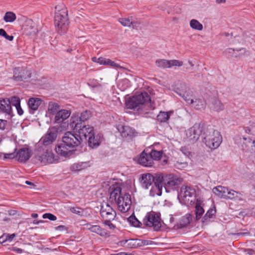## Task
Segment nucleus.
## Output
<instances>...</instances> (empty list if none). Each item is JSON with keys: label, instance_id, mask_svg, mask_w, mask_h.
<instances>
[{"label": "nucleus", "instance_id": "13d9d810", "mask_svg": "<svg viewBox=\"0 0 255 255\" xmlns=\"http://www.w3.org/2000/svg\"><path fill=\"white\" fill-rule=\"evenodd\" d=\"M70 211L72 213H75V214H78V215H80L81 212H82L81 211V209L79 208H74V207H73V208H71L70 209Z\"/></svg>", "mask_w": 255, "mask_h": 255}, {"label": "nucleus", "instance_id": "412c9836", "mask_svg": "<svg viewBox=\"0 0 255 255\" xmlns=\"http://www.w3.org/2000/svg\"><path fill=\"white\" fill-rule=\"evenodd\" d=\"M117 128L123 137H131L134 135V129L129 126L119 125Z\"/></svg>", "mask_w": 255, "mask_h": 255}, {"label": "nucleus", "instance_id": "a878e982", "mask_svg": "<svg viewBox=\"0 0 255 255\" xmlns=\"http://www.w3.org/2000/svg\"><path fill=\"white\" fill-rule=\"evenodd\" d=\"M192 219V215L190 214H187L180 218L175 227H176L177 229H182L186 227L190 223Z\"/></svg>", "mask_w": 255, "mask_h": 255}, {"label": "nucleus", "instance_id": "8fccbe9b", "mask_svg": "<svg viewBox=\"0 0 255 255\" xmlns=\"http://www.w3.org/2000/svg\"><path fill=\"white\" fill-rule=\"evenodd\" d=\"M93 61H97L98 63H99L100 64L102 65H107V62L108 59L103 58V57H100L97 59L96 57H94L92 58Z\"/></svg>", "mask_w": 255, "mask_h": 255}, {"label": "nucleus", "instance_id": "0eeeda50", "mask_svg": "<svg viewBox=\"0 0 255 255\" xmlns=\"http://www.w3.org/2000/svg\"><path fill=\"white\" fill-rule=\"evenodd\" d=\"M234 139L235 143L239 145V147L245 152L250 153H255V139L240 135H236Z\"/></svg>", "mask_w": 255, "mask_h": 255}, {"label": "nucleus", "instance_id": "f704fd0d", "mask_svg": "<svg viewBox=\"0 0 255 255\" xmlns=\"http://www.w3.org/2000/svg\"><path fill=\"white\" fill-rule=\"evenodd\" d=\"M190 26L192 28L196 30H202L203 29V25L196 19L191 20Z\"/></svg>", "mask_w": 255, "mask_h": 255}, {"label": "nucleus", "instance_id": "72a5a7b5", "mask_svg": "<svg viewBox=\"0 0 255 255\" xmlns=\"http://www.w3.org/2000/svg\"><path fill=\"white\" fill-rule=\"evenodd\" d=\"M16 16L14 13L11 11H8L5 13L3 20L6 22H12L16 19Z\"/></svg>", "mask_w": 255, "mask_h": 255}, {"label": "nucleus", "instance_id": "052dcab7", "mask_svg": "<svg viewBox=\"0 0 255 255\" xmlns=\"http://www.w3.org/2000/svg\"><path fill=\"white\" fill-rule=\"evenodd\" d=\"M7 123L6 120L0 119V129H4L5 128V124Z\"/></svg>", "mask_w": 255, "mask_h": 255}, {"label": "nucleus", "instance_id": "6e6552de", "mask_svg": "<svg viewBox=\"0 0 255 255\" xmlns=\"http://www.w3.org/2000/svg\"><path fill=\"white\" fill-rule=\"evenodd\" d=\"M143 224L147 227H152L154 231H158L161 226L160 214L153 211L148 212L143 219Z\"/></svg>", "mask_w": 255, "mask_h": 255}, {"label": "nucleus", "instance_id": "ea45409f", "mask_svg": "<svg viewBox=\"0 0 255 255\" xmlns=\"http://www.w3.org/2000/svg\"><path fill=\"white\" fill-rule=\"evenodd\" d=\"M156 66L161 68H167L169 67L168 60L165 59H158L155 61Z\"/></svg>", "mask_w": 255, "mask_h": 255}, {"label": "nucleus", "instance_id": "774afa93", "mask_svg": "<svg viewBox=\"0 0 255 255\" xmlns=\"http://www.w3.org/2000/svg\"><path fill=\"white\" fill-rule=\"evenodd\" d=\"M65 228V227L64 226H63V225H60V226H58L57 227H56L55 228V229L56 230H62V229H64Z\"/></svg>", "mask_w": 255, "mask_h": 255}, {"label": "nucleus", "instance_id": "dca6fc26", "mask_svg": "<svg viewBox=\"0 0 255 255\" xmlns=\"http://www.w3.org/2000/svg\"><path fill=\"white\" fill-rule=\"evenodd\" d=\"M22 30L27 35H35L37 32V28L35 23L31 19H26L23 25Z\"/></svg>", "mask_w": 255, "mask_h": 255}, {"label": "nucleus", "instance_id": "3c124183", "mask_svg": "<svg viewBox=\"0 0 255 255\" xmlns=\"http://www.w3.org/2000/svg\"><path fill=\"white\" fill-rule=\"evenodd\" d=\"M16 148L14 149V151L9 153H3L4 159H13L16 156L15 151Z\"/></svg>", "mask_w": 255, "mask_h": 255}, {"label": "nucleus", "instance_id": "ddd939ff", "mask_svg": "<svg viewBox=\"0 0 255 255\" xmlns=\"http://www.w3.org/2000/svg\"><path fill=\"white\" fill-rule=\"evenodd\" d=\"M163 185L162 175L156 174L154 183L151 186V188L149 192L150 196L154 197L155 195H161Z\"/></svg>", "mask_w": 255, "mask_h": 255}, {"label": "nucleus", "instance_id": "b1692460", "mask_svg": "<svg viewBox=\"0 0 255 255\" xmlns=\"http://www.w3.org/2000/svg\"><path fill=\"white\" fill-rule=\"evenodd\" d=\"M41 102L42 100L40 98H31L29 99L27 105L29 109V112L31 114H33L34 112L38 109Z\"/></svg>", "mask_w": 255, "mask_h": 255}, {"label": "nucleus", "instance_id": "2f4dec72", "mask_svg": "<svg viewBox=\"0 0 255 255\" xmlns=\"http://www.w3.org/2000/svg\"><path fill=\"white\" fill-rule=\"evenodd\" d=\"M60 106L57 103L50 102L48 104V110L49 112L52 114H56L60 110Z\"/></svg>", "mask_w": 255, "mask_h": 255}, {"label": "nucleus", "instance_id": "5701e85b", "mask_svg": "<svg viewBox=\"0 0 255 255\" xmlns=\"http://www.w3.org/2000/svg\"><path fill=\"white\" fill-rule=\"evenodd\" d=\"M71 114V112L67 110H59L55 115V122L58 124L62 123L64 120L68 119Z\"/></svg>", "mask_w": 255, "mask_h": 255}, {"label": "nucleus", "instance_id": "f03ea898", "mask_svg": "<svg viewBox=\"0 0 255 255\" xmlns=\"http://www.w3.org/2000/svg\"><path fill=\"white\" fill-rule=\"evenodd\" d=\"M174 91L195 109L199 110L205 108V101L202 98L194 99L193 91L185 83H182L175 88Z\"/></svg>", "mask_w": 255, "mask_h": 255}, {"label": "nucleus", "instance_id": "c9c22d12", "mask_svg": "<svg viewBox=\"0 0 255 255\" xmlns=\"http://www.w3.org/2000/svg\"><path fill=\"white\" fill-rule=\"evenodd\" d=\"M169 113L160 112L157 117V119L160 122H166L169 119Z\"/></svg>", "mask_w": 255, "mask_h": 255}, {"label": "nucleus", "instance_id": "cd10ccee", "mask_svg": "<svg viewBox=\"0 0 255 255\" xmlns=\"http://www.w3.org/2000/svg\"><path fill=\"white\" fill-rule=\"evenodd\" d=\"M38 159L44 163H52L54 160V154L50 151H46L38 156Z\"/></svg>", "mask_w": 255, "mask_h": 255}, {"label": "nucleus", "instance_id": "58836bf2", "mask_svg": "<svg viewBox=\"0 0 255 255\" xmlns=\"http://www.w3.org/2000/svg\"><path fill=\"white\" fill-rule=\"evenodd\" d=\"M149 154L154 162V160H158L161 158L162 157V152L161 151L152 150L149 153Z\"/></svg>", "mask_w": 255, "mask_h": 255}, {"label": "nucleus", "instance_id": "6e6d98bb", "mask_svg": "<svg viewBox=\"0 0 255 255\" xmlns=\"http://www.w3.org/2000/svg\"><path fill=\"white\" fill-rule=\"evenodd\" d=\"M131 27L134 29H137L139 26L140 22L137 20H131Z\"/></svg>", "mask_w": 255, "mask_h": 255}, {"label": "nucleus", "instance_id": "4d7b16f0", "mask_svg": "<svg viewBox=\"0 0 255 255\" xmlns=\"http://www.w3.org/2000/svg\"><path fill=\"white\" fill-rule=\"evenodd\" d=\"M5 240H7V241L11 242L13 239L15 237V234H12L9 235L8 234H5Z\"/></svg>", "mask_w": 255, "mask_h": 255}, {"label": "nucleus", "instance_id": "c03bdc74", "mask_svg": "<svg viewBox=\"0 0 255 255\" xmlns=\"http://www.w3.org/2000/svg\"><path fill=\"white\" fill-rule=\"evenodd\" d=\"M249 127H244L246 133L249 134L254 135V128H255V123L254 122L250 123Z\"/></svg>", "mask_w": 255, "mask_h": 255}, {"label": "nucleus", "instance_id": "a18cd8bd", "mask_svg": "<svg viewBox=\"0 0 255 255\" xmlns=\"http://www.w3.org/2000/svg\"><path fill=\"white\" fill-rule=\"evenodd\" d=\"M119 21L124 26L131 27V18H123L120 19Z\"/></svg>", "mask_w": 255, "mask_h": 255}, {"label": "nucleus", "instance_id": "423d86ee", "mask_svg": "<svg viewBox=\"0 0 255 255\" xmlns=\"http://www.w3.org/2000/svg\"><path fill=\"white\" fill-rule=\"evenodd\" d=\"M70 126L81 138L85 140L94 133V128L90 125H85L82 123L78 122V116L73 115L70 119Z\"/></svg>", "mask_w": 255, "mask_h": 255}, {"label": "nucleus", "instance_id": "a211bd4d", "mask_svg": "<svg viewBox=\"0 0 255 255\" xmlns=\"http://www.w3.org/2000/svg\"><path fill=\"white\" fill-rule=\"evenodd\" d=\"M138 163L144 166L150 167L152 166L154 162L149 153L147 154L143 151L138 159Z\"/></svg>", "mask_w": 255, "mask_h": 255}, {"label": "nucleus", "instance_id": "6ab92c4d", "mask_svg": "<svg viewBox=\"0 0 255 255\" xmlns=\"http://www.w3.org/2000/svg\"><path fill=\"white\" fill-rule=\"evenodd\" d=\"M18 157V161L20 162H25L27 161L31 157V154L30 151L27 148H20L16 153Z\"/></svg>", "mask_w": 255, "mask_h": 255}, {"label": "nucleus", "instance_id": "aec40b11", "mask_svg": "<svg viewBox=\"0 0 255 255\" xmlns=\"http://www.w3.org/2000/svg\"><path fill=\"white\" fill-rule=\"evenodd\" d=\"M88 230L91 232L96 233L101 237H109V235L108 232L104 229L101 228L99 225H91L90 224L86 225Z\"/></svg>", "mask_w": 255, "mask_h": 255}, {"label": "nucleus", "instance_id": "79ce46f5", "mask_svg": "<svg viewBox=\"0 0 255 255\" xmlns=\"http://www.w3.org/2000/svg\"><path fill=\"white\" fill-rule=\"evenodd\" d=\"M214 194L221 198L223 197V187L222 186H218L213 189Z\"/></svg>", "mask_w": 255, "mask_h": 255}, {"label": "nucleus", "instance_id": "1a4fd4ad", "mask_svg": "<svg viewBox=\"0 0 255 255\" xmlns=\"http://www.w3.org/2000/svg\"><path fill=\"white\" fill-rule=\"evenodd\" d=\"M205 128L206 127H204L203 125L196 124L188 129L186 133L187 136L190 140L196 142L200 137L202 138V134H203Z\"/></svg>", "mask_w": 255, "mask_h": 255}, {"label": "nucleus", "instance_id": "20e7f679", "mask_svg": "<svg viewBox=\"0 0 255 255\" xmlns=\"http://www.w3.org/2000/svg\"><path fill=\"white\" fill-rule=\"evenodd\" d=\"M128 108L139 111L144 112L143 109H154L148 94L145 92L133 96L127 103Z\"/></svg>", "mask_w": 255, "mask_h": 255}, {"label": "nucleus", "instance_id": "393cba45", "mask_svg": "<svg viewBox=\"0 0 255 255\" xmlns=\"http://www.w3.org/2000/svg\"><path fill=\"white\" fill-rule=\"evenodd\" d=\"M101 135L99 134L95 135L94 133L93 135L89 136L88 139L89 147L92 148H97L101 142Z\"/></svg>", "mask_w": 255, "mask_h": 255}, {"label": "nucleus", "instance_id": "c85d7f7f", "mask_svg": "<svg viewBox=\"0 0 255 255\" xmlns=\"http://www.w3.org/2000/svg\"><path fill=\"white\" fill-rule=\"evenodd\" d=\"M124 194V193L122 192V189L119 187H116L111 192L110 199L112 201H115L117 202L118 198H120Z\"/></svg>", "mask_w": 255, "mask_h": 255}, {"label": "nucleus", "instance_id": "9b49d317", "mask_svg": "<svg viewBox=\"0 0 255 255\" xmlns=\"http://www.w3.org/2000/svg\"><path fill=\"white\" fill-rule=\"evenodd\" d=\"M119 210L123 212H128L130 208L131 200L130 195L128 193H124V195L118 198L116 202Z\"/></svg>", "mask_w": 255, "mask_h": 255}, {"label": "nucleus", "instance_id": "f8f14e48", "mask_svg": "<svg viewBox=\"0 0 255 255\" xmlns=\"http://www.w3.org/2000/svg\"><path fill=\"white\" fill-rule=\"evenodd\" d=\"M31 72L28 70L16 67L13 71V79L16 82H25L31 77Z\"/></svg>", "mask_w": 255, "mask_h": 255}, {"label": "nucleus", "instance_id": "7c9ffc66", "mask_svg": "<svg viewBox=\"0 0 255 255\" xmlns=\"http://www.w3.org/2000/svg\"><path fill=\"white\" fill-rule=\"evenodd\" d=\"M238 194L235 191L224 187V199H233Z\"/></svg>", "mask_w": 255, "mask_h": 255}, {"label": "nucleus", "instance_id": "a19ab883", "mask_svg": "<svg viewBox=\"0 0 255 255\" xmlns=\"http://www.w3.org/2000/svg\"><path fill=\"white\" fill-rule=\"evenodd\" d=\"M121 245L125 246H127L130 248H134L136 247L135 240L130 239L128 240L121 242Z\"/></svg>", "mask_w": 255, "mask_h": 255}, {"label": "nucleus", "instance_id": "603ef678", "mask_svg": "<svg viewBox=\"0 0 255 255\" xmlns=\"http://www.w3.org/2000/svg\"><path fill=\"white\" fill-rule=\"evenodd\" d=\"M43 219H48L51 221H55L57 219V217L52 214L51 213H45L42 216Z\"/></svg>", "mask_w": 255, "mask_h": 255}, {"label": "nucleus", "instance_id": "f257e3e1", "mask_svg": "<svg viewBox=\"0 0 255 255\" xmlns=\"http://www.w3.org/2000/svg\"><path fill=\"white\" fill-rule=\"evenodd\" d=\"M82 142L81 138L78 134L68 131L62 137V142L55 147L56 152L64 157L70 155L72 153V148L79 146Z\"/></svg>", "mask_w": 255, "mask_h": 255}, {"label": "nucleus", "instance_id": "de8ad7c7", "mask_svg": "<svg viewBox=\"0 0 255 255\" xmlns=\"http://www.w3.org/2000/svg\"><path fill=\"white\" fill-rule=\"evenodd\" d=\"M10 106L12 105L15 107L19 106L20 104V99L17 96H13L11 98L10 100Z\"/></svg>", "mask_w": 255, "mask_h": 255}, {"label": "nucleus", "instance_id": "e433bc0d", "mask_svg": "<svg viewBox=\"0 0 255 255\" xmlns=\"http://www.w3.org/2000/svg\"><path fill=\"white\" fill-rule=\"evenodd\" d=\"M204 213V210L202 207H201L199 204L196 203L195 206V214L196 220H199L203 213Z\"/></svg>", "mask_w": 255, "mask_h": 255}, {"label": "nucleus", "instance_id": "0e129e2a", "mask_svg": "<svg viewBox=\"0 0 255 255\" xmlns=\"http://www.w3.org/2000/svg\"><path fill=\"white\" fill-rule=\"evenodd\" d=\"M246 252L249 255H253L255 254V251L252 249H247Z\"/></svg>", "mask_w": 255, "mask_h": 255}, {"label": "nucleus", "instance_id": "4be33fe9", "mask_svg": "<svg viewBox=\"0 0 255 255\" xmlns=\"http://www.w3.org/2000/svg\"><path fill=\"white\" fill-rule=\"evenodd\" d=\"M195 190L190 186H182L180 189L179 196L185 199L188 197H192L195 196Z\"/></svg>", "mask_w": 255, "mask_h": 255}, {"label": "nucleus", "instance_id": "680f3d73", "mask_svg": "<svg viewBox=\"0 0 255 255\" xmlns=\"http://www.w3.org/2000/svg\"><path fill=\"white\" fill-rule=\"evenodd\" d=\"M221 104L220 102L216 101L215 105H217V107H215L214 108L215 110L217 111H219V110H222V106L220 105Z\"/></svg>", "mask_w": 255, "mask_h": 255}, {"label": "nucleus", "instance_id": "7ed1b4c3", "mask_svg": "<svg viewBox=\"0 0 255 255\" xmlns=\"http://www.w3.org/2000/svg\"><path fill=\"white\" fill-rule=\"evenodd\" d=\"M54 24L57 32L62 35L66 33L69 27L68 10L63 3L55 7Z\"/></svg>", "mask_w": 255, "mask_h": 255}, {"label": "nucleus", "instance_id": "f3484780", "mask_svg": "<svg viewBox=\"0 0 255 255\" xmlns=\"http://www.w3.org/2000/svg\"><path fill=\"white\" fill-rule=\"evenodd\" d=\"M155 180V177H154L150 173L143 174L140 178V182L142 187L145 189H148Z\"/></svg>", "mask_w": 255, "mask_h": 255}, {"label": "nucleus", "instance_id": "09e8293b", "mask_svg": "<svg viewBox=\"0 0 255 255\" xmlns=\"http://www.w3.org/2000/svg\"><path fill=\"white\" fill-rule=\"evenodd\" d=\"M0 35L3 36L9 41H12L14 38L12 35H8L5 31L2 28L0 29Z\"/></svg>", "mask_w": 255, "mask_h": 255}, {"label": "nucleus", "instance_id": "39448f33", "mask_svg": "<svg viewBox=\"0 0 255 255\" xmlns=\"http://www.w3.org/2000/svg\"><path fill=\"white\" fill-rule=\"evenodd\" d=\"M202 141L211 149L217 148L222 141L220 133L210 127H206L202 134Z\"/></svg>", "mask_w": 255, "mask_h": 255}, {"label": "nucleus", "instance_id": "c756f323", "mask_svg": "<svg viewBox=\"0 0 255 255\" xmlns=\"http://www.w3.org/2000/svg\"><path fill=\"white\" fill-rule=\"evenodd\" d=\"M216 210L213 209H209L205 214L204 216L202 219V222L204 224H207L211 218L215 215Z\"/></svg>", "mask_w": 255, "mask_h": 255}, {"label": "nucleus", "instance_id": "864d4df0", "mask_svg": "<svg viewBox=\"0 0 255 255\" xmlns=\"http://www.w3.org/2000/svg\"><path fill=\"white\" fill-rule=\"evenodd\" d=\"M107 65H110V66L114 68H122V67L119 64L115 63L114 61H113L109 59H108V60H107Z\"/></svg>", "mask_w": 255, "mask_h": 255}, {"label": "nucleus", "instance_id": "4c0bfd02", "mask_svg": "<svg viewBox=\"0 0 255 255\" xmlns=\"http://www.w3.org/2000/svg\"><path fill=\"white\" fill-rule=\"evenodd\" d=\"M86 166V163H77L71 166V170L73 171H79L84 169Z\"/></svg>", "mask_w": 255, "mask_h": 255}, {"label": "nucleus", "instance_id": "e2e57ef3", "mask_svg": "<svg viewBox=\"0 0 255 255\" xmlns=\"http://www.w3.org/2000/svg\"><path fill=\"white\" fill-rule=\"evenodd\" d=\"M15 108H16L17 113L19 115L21 116L23 114V111L21 108L20 104L19 105V106L15 107Z\"/></svg>", "mask_w": 255, "mask_h": 255}, {"label": "nucleus", "instance_id": "5fc2aeb1", "mask_svg": "<svg viewBox=\"0 0 255 255\" xmlns=\"http://www.w3.org/2000/svg\"><path fill=\"white\" fill-rule=\"evenodd\" d=\"M181 151H182V152L186 156H189L190 154V151L189 150V149L186 147V146H184V147H182L180 149Z\"/></svg>", "mask_w": 255, "mask_h": 255}, {"label": "nucleus", "instance_id": "2eb2a0df", "mask_svg": "<svg viewBox=\"0 0 255 255\" xmlns=\"http://www.w3.org/2000/svg\"><path fill=\"white\" fill-rule=\"evenodd\" d=\"M163 184L166 187L169 188L175 187L182 182V179L177 176L172 174L162 175Z\"/></svg>", "mask_w": 255, "mask_h": 255}, {"label": "nucleus", "instance_id": "bf43d9fd", "mask_svg": "<svg viewBox=\"0 0 255 255\" xmlns=\"http://www.w3.org/2000/svg\"><path fill=\"white\" fill-rule=\"evenodd\" d=\"M112 221H105L104 222V224L105 225H107L109 226L110 229H114L115 228V225L111 223Z\"/></svg>", "mask_w": 255, "mask_h": 255}, {"label": "nucleus", "instance_id": "49530a36", "mask_svg": "<svg viewBox=\"0 0 255 255\" xmlns=\"http://www.w3.org/2000/svg\"><path fill=\"white\" fill-rule=\"evenodd\" d=\"M169 67L171 68L172 66H181L183 65V62L181 61L177 60H168Z\"/></svg>", "mask_w": 255, "mask_h": 255}, {"label": "nucleus", "instance_id": "37998d69", "mask_svg": "<svg viewBox=\"0 0 255 255\" xmlns=\"http://www.w3.org/2000/svg\"><path fill=\"white\" fill-rule=\"evenodd\" d=\"M128 222L134 227H138L141 223L134 216H130L128 218Z\"/></svg>", "mask_w": 255, "mask_h": 255}, {"label": "nucleus", "instance_id": "473e14b6", "mask_svg": "<svg viewBox=\"0 0 255 255\" xmlns=\"http://www.w3.org/2000/svg\"><path fill=\"white\" fill-rule=\"evenodd\" d=\"M92 116V113L90 111L86 110L81 113L80 117H78V122L82 123L89 120Z\"/></svg>", "mask_w": 255, "mask_h": 255}, {"label": "nucleus", "instance_id": "338daca9", "mask_svg": "<svg viewBox=\"0 0 255 255\" xmlns=\"http://www.w3.org/2000/svg\"><path fill=\"white\" fill-rule=\"evenodd\" d=\"M8 213L9 215H14L16 213V211L14 210H10L8 211Z\"/></svg>", "mask_w": 255, "mask_h": 255}, {"label": "nucleus", "instance_id": "9d476101", "mask_svg": "<svg viewBox=\"0 0 255 255\" xmlns=\"http://www.w3.org/2000/svg\"><path fill=\"white\" fill-rule=\"evenodd\" d=\"M100 215L104 222L112 221L116 216V211L107 203H103L101 205Z\"/></svg>", "mask_w": 255, "mask_h": 255}, {"label": "nucleus", "instance_id": "69168bd1", "mask_svg": "<svg viewBox=\"0 0 255 255\" xmlns=\"http://www.w3.org/2000/svg\"><path fill=\"white\" fill-rule=\"evenodd\" d=\"M5 234H4L2 236H1L0 237V242L4 243V242L7 241V240H5Z\"/></svg>", "mask_w": 255, "mask_h": 255}, {"label": "nucleus", "instance_id": "bb28decb", "mask_svg": "<svg viewBox=\"0 0 255 255\" xmlns=\"http://www.w3.org/2000/svg\"><path fill=\"white\" fill-rule=\"evenodd\" d=\"M0 110L7 115H10L11 107L9 99H0Z\"/></svg>", "mask_w": 255, "mask_h": 255}, {"label": "nucleus", "instance_id": "4468645a", "mask_svg": "<svg viewBox=\"0 0 255 255\" xmlns=\"http://www.w3.org/2000/svg\"><path fill=\"white\" fill-rule=\"evenodd\" d=\"M58 134V129L53 127L49 128L47 133L41 138L42 144L47 146L51 144L56 139Z\"/></svg>", "mask_w": 255, "mask_h": 255}]
</instances>
